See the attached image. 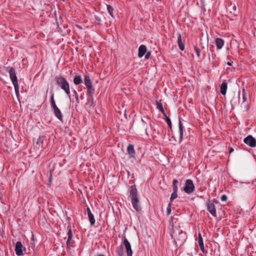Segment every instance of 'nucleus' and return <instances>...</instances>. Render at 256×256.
I'll use <instances>...</instances> for the list:
<instances>
[{
  "mask_svg": "<svg viewBox=\"0 0 256 256\" xmlns=\"http://www.w3.org/2000/svg\"><path fill=\"white\" fill-rule=\"evenodd\" d=\"M107 6V10L109 13V14L113 18H114L113 12L114 10V8L110 5H106Z\"/></svg>",
  "mask_w": 256,
  "mask_h": 256,
  "instance_id": "nucleus-23",
  "label": "nucleus"
},
{
  "mask_svg": "<svg viewBox=\"0 0 256 256\" xmlns=\"http://www.w3.org/2000/svg\"><path fill=\"white\" fill-rule=\"evenodd\" d=\"M68 232L67 233V235L68 236V240L66 242L67 248H70V247L74 246V240H72V232L70 226H68Z\"/></svg>",
  "mask_w": 256,
  "mask_h": 256,
  "instance_id": "nucleus-6",
  "label": "nucleus"
},
{
  "mask_svg": "<svg viewBox=\"0 0 256 256\" xmlns=\"http://www.w3.org/2000/svg\"><path fill=\"white\" fill-rule=\"evenodd\" d=\"M232 62H228L227 63L228 65L230 66H231L232 65Z\"/></svg>",
  "mask_w": 256,
  "mask_h": 256,
  "instance_id": "nucleus-40",
  "label": "nucleus"
},
{
  "mask_svg": "<svg viewBox=\"0 0 256 256\" xmlns=\"http://www.w3.org/2000/svg\"><path fill=\"white\" fill-rule=\"evenodd\" d=\"M150 56V52H148L147 53H146V54L145 56V59H146V60L148 59Z\"/></svg>",
  "mask_w": 256,
  "mask_h": 256,
  "instance_id": "nucleus-36",
  "label": "nucleus"
},
{
  "mask_svg": "<svg viewBox=\"0 0 256 256\" xmlns=\"http://www.w3.org/2000/svg\"><path fill=\"white\" fill-rule=\"evenodd\" d=\"M86 211H87V212H88V215L92 214V213L91 212V210H90L89 207H87Z\"/></svg>",
  "mask_w": 256,
  "mask_h": 256,
  "instance_id": "nucleus-38",
  "label": "nucleus"
},
{
  "mask_svg": "<svg viewBox=\"0 0 256 256\" xmlns=\"http://www.w3.org/2000/svg\"><path fill=\"white\" fill-rule=\"evenodd\" d=\"M178 128H179V134H180V142H181L183 138L184 127L182 126V122L180 118H179V121H178Z\"/></svg>",
  "mask_w": 256,
  "mask_h": 256,
  "instance_id": "nucleus-14",
  "label": "nucleus"
},
{
  "mask_svg": "<svg viewBox=\"0 0 256 256\" xmlns=\"http://www.w3.org/2000/svg\"><path fill=\"white\" fill-rule=\"evenodd\" d=\"M234 150L232 148V147H229L228 148V152L230 154H231L232 152H234Z\"/></svg>",
  "mask_w": 256,
  "mask_h": 256,
  "instance_id": "nucleus-39",
  "label": "nucleus"
},
{
  "mask_svg": "<svg viewBox=\"0 0 256 256\" xmlns=\"http://www.w3.org/2000/svg\"><path fill=\"white\" fill-rule=\"evenodd\" d=\"M198 243L199 246H202L204 245L203 239H202V236L200 234H198Z\"/></svg>",
  "mask_w": 256,
  "mask_h": 256,
  "instance_id": "nucleus-28",
  "label": "nucleus"
},
{
  "mask_svg": "<svg viewBox=\"0 0 256 256\" xmlns=\"http://www.w3.org/2000/svg\"><path fill=\"white\" fill-rule=\"evenodd\" d=\"M94 20H95L96 22V24H100L101 22V18H100V16H96V15H94Z\"/></svg>",
  "mask_w": 256,
  "mask_h": 256,
  "instance_id": "nucleus-30",
  "label": "nucleus"
},
{
  "mask_svg": "<svg viewBox=\"0 0 256 256\" xmlns=\"http://www.w3.org/2000/svg\"><path fill=\"white\" fill-rule=\"evenodd\" d=\"M146 52V47L144 45H140L138 48V56L142 57Z\"/></svg>",
  "mask_w": 256,
  "mask_h": 256,
  "instance_id": "nucleus-15",
  "label": "nucleus"
},
{
  "mask_svg": "<svg viewBox=\"0 0 256 256\" xmlns=\"http://www.w3.org/2000/svg\"><path fill=\"white\" fill-rule=\"evenodd\" d=\"M216 44L218 49L222 48L224 44V41L220 38H216Z\"/></svg>",
  "mask_w": 256,
  "mask_h": 256,
  "instance_id": "nucleus-17",
  "label": "nucleus"
},
{
  "mask_svg": "<svg viewBox=\"0 0 256 256\" xmlns=\"http://www.w3.org/2000/svg\"><path fill=\"white\" fill-rule=\"evenodd\" d=\"M194 185L192 180L188 179L186 180L184 183V186L183 188V190L188 194H190L194 190Z\"/></svg>",
  "mask_w": 256,
  "mask_h": 256,
  "instance_id": "nucleus-4",
  "label": "nucleus"
},
{
  "mask_svg": "<svg viewBox=\"0 0 256 256\" xmlns=\"http://www.w3.org/2000/svg\"><path fill=\"white\" fill-rule=\"evenodd\" d=\"M88 219H89V220H90V224L92 226H93L94 225V224H95V219H94V216L93 215V214H89L88 215Z\"/></svg>",
  "mask_w": 256,
  "mask_h": 256,
  "instance_id": "nucleus-24",
  "label": "nucleus"
},
{
  "mask_svg": "<svg viewBox=\"0 0 256 256\" xmlns=\"http://www.w3.org/2000/svg\"><path fill=\"white\" fill-rule=\"evenodd\" d=\"M166 210H167L168 215L170 214L171 212V204H168Z\"/></svg>",
  "mask_w": 256,
  "mask_h": 256,
  "instance_id": "nucleus-34",
  "label": "nucleus"
},
{
  "mask_svg": "<svg viewBox=\"0 0 256 256\" xmlns=\"http://www.w3.org/2000/svg\"><path fill=\"white\" fill-rule=\"evenodd\" d=\"M142 122L143 124L144 128H145L146 134L148 135L147 128L146 126V122L144 121V120L143 119H142Z\"/></svg>",
  "mask_w": 256,
  "mask_h": 256,
  "instance_id": "nucleus-33",
  "label": "nucleus"
},
{
  "mask_svg": "<svg viewBox=\"0 0 256 256\" xmlns=\"http://www.w3.org/2000/svg\"><path fill=\"white\" fill-rule=\"evenodd\" d=\"M227 83L224 80V81L220 86V92L222 95H225L227 90Z\"/></svg>",
  "mask_w": 256,
  "mask_h": 256,
  "instance_id": "nucleus-16",
  "label": "nucleus"
},
{
  "mask_svg": "<svg viewBox=\"0 0 256 256\" xmlns=\"http://www.w3.org/2000/svg\"><path fill=\"white\" fill-rule=\"evenodd\" d=\"M94 92H95V90L86 92L87 95L88 96V103L90 104V106H94V98L93 96L94 94Z\"/></svg>",
  "mask_w": 256,
  "mask_h": 256,
  "instance_id": "nucleus-12",
  "label": "nucleus"
},
{
  "mask_svg": "<svg viewBox=\"0 0 256 256\" xmlns=\"http://www.w3.org/2000/svg\"><path fill=\"white\" fill-rule=\"evenodd\" d=\"M116 252L118 256H123L124 255V246L122 244L116 248Z\"/></svg>",
  "mask_w": 256,
  "mask_h": 256,
  "instance_id": "nucleus-20",
  "label": "nucleus"
},
{
  "mask_svg": "<svg viewBox=\"0 0 256 256\" xmlns=\"http://www.w3.org/2000/svg\"><path fill=\"white\" fill-rule=\"evenodd\" d=\"M84 84L87 88V91L95 90L94 88L92 86V82L88 75H84Z\"/></svg>",
  "mask_w": 256,
  "mask_h": 256,
  "instance_id": "nucleus-7",
  "label": "nucleus"
},
{
  "mask_svg": "<svg viewBox=\"0 0 256 256\" xmlns=\"http://www.w3.org/2000/svg\"><path fill=\"white\" fill-rule=\"evenodd\" d=\"M178 47L181 50H184V45L182 42V38H181V35L180 33H178Z\"/></svg>",
  "mask_w": 256,
  "mask_h": 256,
  "instance_id": "nucleus-18",
  "label": "nucleus"
},
{
  "mask_svg": "<svg viewBox=\"0 0 256 256\" xmlns=\"http://www.w3.org/2000/svg\"><path fill=\"white\" fill-rule=\"evenodd\" d=\"M6 70L9 72L10 77L13 85L18 84V78L16 76L15 69L14 68L7 67Z\"/></svg>",
  "mask_w": 256,
  "mask_h": 256,
  "instance_id": "nucleus-5",
  "label": "nucleus"
},
{
  "mask_svg": "<svg viewBox=\"0 0 256 256\" xmlns=\"http://www.w3.org/2000/svg\"><path fill=\"white\" fill-rule=\"evenodd\" d=\"M242 100L243 102H244L246 101V93L245 91L244 88H242Z\"/></svg>",
  "mask_w": 256,
  "mask_h": 256,
  "instance_id": "nucleus-27",
  "label": "nucleus"
},
{
  "mask_svg": "<svg viewBox=\"0 0 256 256\" xmlns=\"http://www.w3.org/2000/svg\"><path fill=\"white\" fill-rule=\"evenodd\" d=\"M122 245H124L126 249V252L127 256H132V251L131 248V245L127 238H125L122 242Z\"/></svg>",
  "mask_w": 256,
  "mask_h": 256,
  "instance_id": "nucleus-9",
  "label": "nucleus"
},
{
  "mask_svg": "<svg viewBox=\"0 0 256 256\" xmlns=\"http://www.w3.org/2000/svg\"><path fill=\"white\" fill-rule=\"evenodd\" d=\"M178 196V192H173L170 198V202H172Z\"/></svg>",
  "mask_w": 256,
  "mask_h": 256,
  "instance_id": "nucleus-25",
  "label": "nucleus"
},
{
  "mask_svg": "<svg viewBox=\"0 0 256 256\" xmlns=\"http://www.w3.org/2000/svg\"><path fill=\"white\" fill-rule=\"evenodd\" d=\"M14 90H15V92H16V97L18 98H19L20 96V93H19V88H18V84H16V85H14Z\"/></svg>",
  "mask_w": 256,
  "mask_h": 256,
  "instance_id": "nucleus-26",
  "label": "nucleus"
},
{
  "mask_svg": "<svg viewBox=\"0 0 256 256\" xmlns=\"http://www.w3.org/2000/svg\"><path fill=\"white\" fill-rule=\"evenodd\" d=\"M194 50L196 52L198 57L199 58L200 56V50L198 48L197 46H194Z\"/></svg>",
  "mask_w": 256,
  "mask_h": 256,
  "instance_id": "nucleus-31",
  "label": "nucleus"
},
{
  "mask_svg": "<svg viewBox=\"0 0 256 256\" xmlns=\"http://www.w3.org/2000/svg\"><path fill=\"white\" fill-rule=\"evenodd\" d=\"M22 244L20 242H17L15 246V252L17 256H20L22 255Z\"/></svg>",
  "mask_w": 256,
  "mask_h": 256,
  "instance_id": "nucleus-11",
  "label": "nucleus"
},
{
  "mask_svg": "<svg viewBox=\"0 0 256 256\" xmlns=\"http://www.w3.org/2000/svg\"><path fill=\"white\" fill-rule=\"evenodd\" d=\"M51 94V96L50 98V103L52 108V109L53 112L55 116L59 120L62 121V115L61 112L60 110L57 106L56 102L54 98V93L52 90H51L50 92Z\"/></svg>",
  "mask_w": 256,
  "mask_h": 256,
  "instance_id": "nucleus-3",
  "label": "nucleus"
},
{
  "mask_svg": "<svg viewBox=\"0 0 256 256\" xmlns=\"http://www.w3.org/2000/svg\"><path fill=\"white\" fill-rule=\"evenodd\" d=\"M130 196L133 208L137 212H140L142 210L140 205V202L138 196V190L136 186H132L130 188Z\"/></svg>",
  "mask_w": 256,
  "mask_h": 256,
  "instance_id": "nucleus-1",
  "label": "nucleus"
},
{
  "mask_svg": "<svg viewBox=\"0 0 256 256\" xmlns=\"http://www.w3.org/2000/svg\"><path fill=\"white\" fill-rule=\"evenodd\" d=\"M127 152L129 155L130 158H134L136 156V152L134 146L132 144H129L127 147Z\"/></svg>",
  "mask_w": 256,
  "mask_h": 256,
  "instance_id": "nucleus-13",
  "label": "nucleus"
},
{
  "mask_svg": "<svg viewBox=\"0 0 256 256\" xmlns=\"http://www.w3.org/2000/svg\"><path fill=\"white\" fill-rule=\"evenodd\" d=\"M244 142L252 148L256 146V140L251 135H249L245 138L244 140Z\"/></svg>",
  "mask_w": 256,
  "mask_h": 256,
  "instance_id": "nucleus-8",
  "label": "nucleus"
},
{
  "mask_svg": "<svg viewBox=\"0 0 256 256\" xmlns=\"http://www.w3.org/2000/svg\"><path fill=\"white\" fill-rule=\"evenodd\" d=\"M82 82V80L80 75H76L74 78V83L76 85H78Z\"/></svg>",
  "mask_w": 256,
  "mask_h": 256,
  "instance_id": "nucleus-21",
  "label": "nucleus"
},
{
  "mask_svg": "<svg viewBox=\"0 0 256 256\" xmlns=\"http://www.w3.org/2000/svg\"><path fill=\"white\" fill-rule=\"evenodd\" d=\"M207 210L210 214L216 217V210L214 204L212 202H209L206 204Z\"/></svg>",
  "mask_w": 256,
  "mask_h": 256,
  "instance_id": "nucleus-10",
  "label": "nucleus"
},
{
  "mask_svg": "<svg viewBox=\"0 0 256 256\" xmlns=\"http://www.w3.org/2000/svg\"><path fill=\"white\" fill-rule=\"evenodd\" d=\"M74 93L75 95V96H76V103L77 104H79L80 103V100H79V98H78V94L76 92V90H74Z\"/></svg>",
  "mask_w": 256,
  "mask_h": 256,
  "instance_id": "nucleus-32",
  "label": "nucleus"
},
{
  "mask_svg": "<svg viewBox=\"0 0 256 256\" xmlns=\"http://www.w3.org/2000/svg\"><path fill=\"white\" fill-rule=\"evenodd\" d=\"M165 118H166L165 120H166V122L168 125V126L170 128H172V124L170 119L168 117L166 116H165Z\"/></svg>",
  "mask_w": 256,
  "mask_h": 256,
  "instance_id": "nucleus-29",
  "label": "nucleus"
},
{
  "mask_svg": "<svg viewBox=\"0 0 256 256\" xmlns=\"http://www.w3.org/2000/svg\"><path fill=\"white\" fill-rule=\"evenodd\" d=\"M80 99H82H82L84 98V96H83L82 95H81V96H80Z\"/></svg>",
  "mask_w": 256,
  "mask_h": 256,
  "instance_id": "nucleus-42",
  "label": "nucleus"
},
{
  "mask_svg": "<svg viewBox=\"0 0 256 256\" xmlns=\"http://www.w3.org/2000/svg\"><path fill=\"white\" fill-rule=\"evenodd\" d=\"M200 250L202 251V252H206L205 251L204 248V245L200 246Z\"/></svg>",
  "mask_w": 256,
  "mask_h": 256,
  "instance_id": "nucleus-37",
  "label": "nucleus"
},
{
  "mask_svg": "<svg viewBox=\"0 0 256 256\" xmlns=\"http://www.w3.org/2000/svg\"><path fill=\"white\" fill-rule=\"evenodd\" d=\"M56 84L63 90L70 98V84L66 79L62 76H56L55 78Z\"/></svg>",
  "mask_w": 256,
  "mask_h": 256,
  "instance_id": "nucleus-2",
  "label": "nucleus"
},
{
  "mask_svg": "<svg viewBox=\"0 0 256 256\" xmlns=\"http://www.w3.org/2000/svg\"><path fill=\"white\" fill-rule=\"evenodd\" d=\"M97 256H105V255H104L103 254H99Z\"/></svg>",
  "mask_w": 256,
  "mask_h": 256,
  "instance_id": "nucleus-41",
  "label": "nucleus"
},
{
  "mask_svg": "<svg viewBox=\"0 0 256 256\" xmlns=\"http://www.w3.org/2000/svg\"><path fill=\"white\" fill-rule=\"evenodd\" d=\"M228 198V197L225 194H223L221 198H220V200L222 201V202H224V201H226V200Z\"/></svg>",
  "mask_w": 256,
  "mask_h": 256,
  "instance_id": "nucleus-35",
  "label": "nucleus"
},
{
  "mask_svg": "<svg viewBox=\"0 0 256 256\" xmlns=\"http://www.w3.org/2000/svg\"><path fill=\"white\" fill-rule=\"evenodd\" d=\"M178 180L174 179L172 180V186L173 192H178Z\"/></svg>",
  "mask_w": 256,
  "mask_h": 256,
  "instance_id": "nucleus-22",
  "label": "nucleus"
},
{
  "mask_svg": "<svg viewBox=\"0 0 256 256\" xmlns=\"http://www.w3.org/2000/svg\"><path fill=\"white\" fill-rule=\"evenodd\" d=\"M160 101L161 100H160V102L157 101L156 102V108L160 110V112L162 113L164 116H166V114L164 111L162 104Z\"/></svg>",
  "mask_w": 256,
  "mask_h": 256,
  "instance_id": "nucleus-19",
  "label": "nucleus"
}]
</instances>
